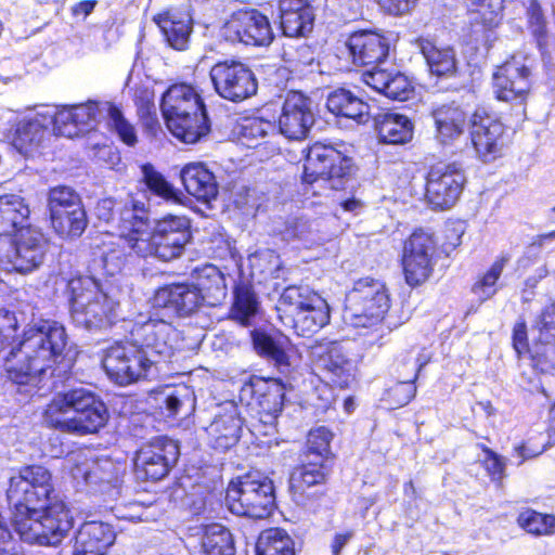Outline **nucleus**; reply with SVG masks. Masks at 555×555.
<instances>
[{"instance_id": "53", "label": "nucleus", "mask_w": 555, "mask_h": 555, "mask_svg": "<svg viewBox=\"0 0 555 555\" xmlns=\"http://www.w3.org/2000/svg\"><path fill=\"white\" fill-rule=\"evenodd\" d=\"M253 347H287L288 337L273 324L267 322L250 331Z\"/></svg>"}, {"instance_id": "30", "label": "nucleus", "mask_w": 555, "mask_h": 555, "mask_svg": "<svg viewBox=\"0 0 555 555\" xmlns=\"http://www.w3.org/2000/svg\"><path fill=\"white\" fill-rule=\"evenodd\" d=\"M372 127L379 143L403 145L412 141L414 124L405 114L382 109L372 118Z\"/></svg>"}, {"instance_id": "46", "label": "nucleus", "mask_w": 555, "mask_h": 555, "mask_svg": "<svg viewBox=\"0 0 555 555\" xmlns=\"http://www.w3.org/2000/svg\"><path fill=\"white\" fill-rule=\"evenodd\" d=\"M257 555H295L294 541L280 528L263 530L256 544Z\"/></svg>"}, {"instance_id": "1", "label": "nucleus", "mask_w": 555, "mask_h": 555, "mask_svg": "<svg viewBox=\"0 0 555 555\" xmlns=\"http://www.w3.org/2000/svg\"><path fill=\"white\" fill-rule=\"evenodd\" d=\"M111 210L106 221L117 231L103 253L106 268L121 271L134 260L157 259L169 262L179 258L192 238L191 221L185 216L166 214L152 224L149 206L139 199L127 202L103 201Z\"/></svg>"}, {"instance_id": "5", "label": "nucleus", "mask_w": 555, "mask_h": 555, "mask_svg": "<svg viewBox=\"0 0 555 555\" xmlns=\"http://www.w3.org/2000/svg\"><path fill=\"white\" fill-rule=\"evenodd\" d=\"M279 319L289 324L295 334L311 337L328 324L331 310L327 301L308 287L288 285L276 302Z\"/></svg>"}, {"instance_id": "16", "label": "nucleus", "mask_w": 555, "mask_h": 555, "mask_svg": "<svg viewBox=\"0 0 555 555\" xmlns=\"http://www.w3.org/2000/svg\"><path fill=\"white\" fill-rule=\"evenodd\" d=\"M352 158L331 144L312 143L305 154L301 182L312 185L319 180L343 179L350 175Z\"/></svg>"}, {"instance_id": "40", "label": "nucleus", "mask_w": 555, "mask_h": 555, "mask_svg": "<svg viewBox=\"0 0 555 555\" xmlns=\"http://www.w3.org/2000/svg\"><path fill=\"white\" fill-rule=\"evenodd\" d=\"M103 109L106 113L107 129L116 134L122 144L129 147L135 146L139 142L137 129L125 116L122 106L113 101H104Z\"/></svg>"}, {"instance_id": "50", "label": "nucleus", "mask_w": 555, "mask_h": 555, "mask_svg": "<svg viewBox=\"0 0 555 555\" xmlns=\"http://www.w3.org/2000/svg\"><path fill=\"white\" fill-rule=\"evenodd\" d=\"M143 182L147 190L155 196L171 203H181V194L166 178L150 163L142 167Z\"/></svg>"}, {"instance_id": "31", "label": "nucleus", "mask_w": 555, "mask_h": 555, "mask_svg": "<svg viewBox=\"0 0 555 555\" xmlns=\"http://www.w3.org/2000/svg\"><path fill=\"white\" fill-rule=\"evenodd\" d=\"M313 9L307 0H280L279 27L285 37L300 38L313 28Z\"/></svg>"}, {"instance_id": "4", "label": "nucleus", "mask_w": 555, "mask_h": 555, "mask_svg": "<svg viewBox=\"0 0 555 555\" xmlns=\"http://www.w3.org/2000/svg\"><path fill=\"white\" fill-rule=\"evenodd\" d=\"M162 112L168 130L183 143H196L210 131L205 102L191 83H171L163 95Z\"/></svg>"}, {"instance_id": "60", "label": "nucleus", "mask_w": 555, "mask_h": 555, "mask_svg": "<svg viewBox=\"0 0 555 555\" xmlns=\"http://www.w3.org/2000/svg\"><path fill=\"white\" fill-rule=\"evenodd\" d=\"M275 126L261 117H246L241 125L240 133L245 139L266 138L274 132Z\"/></svg>"}, {"instance_id": "48", "label": "nucleus", "mask_w": 555, "mask_h": 555, "mask_svg": "<svg viewBox=\"0 0 555 555\" xmlns=\"http://www.w3.org/2000/svg\"><path fill=\"white\" fill-rule=\"evenodd\" d=\"M163 395L168 417L186 416L194 412L196 399L190 387L181 385L176 388H166Z\"/></svg>"}, {"instance_id": "13", "label": "nucleus", "mask_w": 555, "mask_h": 555, "mask_svg": "<svg viewBox=\"0 0 555 555\" xmlns=\"http://www.w3.org/2000/svg\"><path fill=\"white\" fill-rule=\"evenodd\" d=\"M15 312L0 309V347H66L65 327L55 321L41 320L20 334Z\"/></svg>"}, {"instance_id": "49", "label": "nucleus", "mask_w": 555, "mask_h": 555, "mask_svg": "<svg viewBox=\"0 0 555 555\" xmlns=\"http://www.w3.org/2000/svg\"><path fill=\"white\" fill-rule=\"evenodd\" d=\"M515 351L524 375L527 374V367L540 373L555 371V349H515Z\"/></svg>"}, {"instance_id": "7", "label": "nucleus", "mask_w": 555, "mask_h": 555, "mask_svg": "<svg viewBox=\"0 0 555 555\" xmlns=\"http://www.w3.org/2000/svg\"><path fill=\"white\" fill-rule=\"evenodd\" d=\"M75 323L87 330H101L113 323L118 302L90 276L77 275L67 281L65 289Z\"/></svg>"}, {"instance_id": "44", "label": "nucleus", "mask_w": 555, "mask_h": 555, "mask_svg": "<svg viewBox=\"0 0 555 555\" xmlns=\"http://www.w3.org/2000/svg\"><path fill=\"white\" fill-rule=\"evenodd\" d=\"M317 366L324 369L341 378L340 387H349L354 380L356 366L345 357L341 349H325L318 356Z\"/></svg>"}, {"instance_id": "59", "label": "nucleus", "mask_w": 555, "mask_h": 555, "mask_svg": "<svg viewBox=\"0 0 555 555\" xmlns=\"http://www.w3.org/2000/svg\"><path fill=\"white\" fill-rule=\"evenodd\" d=\"M259 354L276 366L280 372L288 373L298 362L297 349H258Z\"/></svg>"}, {"instance_id": "3", "label": "nucleus", "mask_w": 555, "mask_h": 555, "mask_svg": "<svg viewBox=\"0 0 555 555\" xmlns=\"http://www.w3.org/2000/svg\"><path fill=\"white\" fill-rule=\"evenodd\" d=\"M107 420L105 404L83 387L55 392L43 412L47 426L76 436L98 433Z\"/></svg>"}, {"instance_id": "47", "label": "nucleus", "mask_w": 555, "mask_h": 555, "mask_svg": "<svg viewBox=\"0 0 555 555\" xmlns=\"http://www.w3.org/2000/svg\"><path fill=\"white\" fill-rule=\"evenodd\" d=\"M50 221L54 232L62 238L81 236L88 224L83 206L76 210H65L59 217L57 215L51 216Z\"/></svg>"}, {"instance_id": "9", "label": "nucleus", "mask_w": 555, "mask_h": 555, "mask_svg": "<svg viewBox=\"0 0 555 555\" xmlns=\"http://www.w3.org/2000/svg\"><path fill=\"white\" fill-rule=\"evenodd\" d=\"M469 125L470 144L481 163H494L506 156L514 133L490 105L478 104L469 115Z\"/></svg>"}, {"instance_id": "41", "label": "nucleus", "mask_w": 555, "mask_h": 555, "mask_svg": "<svg viewBox=\"0 0 555 555\" xmlns=\"http://www.w3.org/2000/svg\"><path fill=\"white\" fill-rule=\"evenodd\" d=\"M235 542L231 531L221 524L204 527L202 555H235Z\"/></svg>"}, {"instance_id": "37", "label": "nucleus", "mask_w": 555, "mask_h": 555, "mask_svg": "<svg viewBox=\"0 0 555 555\" xmlns=\"http://www.w3.org/2000/svg\"><path fill=\"white\" fill-rule=\"evenodd\" d=\"M173 326L164 320H153L135 324L130 331L128 344L131 347H170L169 336Z\"/></svg>"}, {"instance_id": "35", "label": "nucleus", "mask_w": 555, "mask_h": 555, "mask_svg": "<svg viewBox=\"0 0 555 555\" xmlns=\"http://www.w3.org/2000/svg\"><path fill=\"white\" fill-rule=\"evenodd\" d=\"M330 113L336 117L366 124L370 117V105L350 90L339 88L330 93L326 101Z\"/></svg>"}, {"instance_id": "63", "label": "nucleus", "mask_w": 555, "mask_h": 555, "mask_svg": "<svg viewBox=\"0 0 555 555\" xmlns=\"http://www.w3.org/2000/svg\"><path fill=\"white\" fill-rule=\"evenodd\" d=\"M528 25L538 36H544L546 33V21L542 7L538 0H530L527 9Z\"/></svg>"}, {"instance_id": "34", "label": "nucleus", "mask_w": 555, "mask_h": 555, "mask_svg": "<svg viewBox=\"0 0 555 555\" xmlns=\"http://www.w3.org/2000/svg\"><path fill=\"white\" fill-rule=\"evenodd\" d=\"M193 278V285L202 296V306L217 307L223 302L228 293L225 276L217 266L207 263L196 268Z\"/></svg>"}, {"instance_id": "29", "label": "nucleus", "mask_w": 555, "mask_h": 555, "mask_svg": "<svg viewBox=\"0 0 555 555\" xmlns=\"http://www.w3.org/2000/svg\"><path fill=\"white\" fill-rule=\"evenodd\" d=\"M261 312V302L251 278L240 273L232 288V302L228 318L241 326L248 327Z\"/></svg>"}, {"instance_id": "12", "label": "nucleus", "mask_w": 555, "mask_h": 555, "mask_svg": "<svg viewBox=\"0 0 555 555\" xmlns=\"http://www.w3.org/2000/svg\"><path fill=\"white\" fill-rule=\"evenodd\" d=\"M467 177L457 162H439L425 176L424 201L433 211L452 209L461 199Z\"/></svg>"}, {"instance_id": "36", "label": "nucleus", "mask_w": 555, "mask_h": 555, "mask_svg": "<svg viewBox=\"0 0 555 555\" xmlns=\"http://www.w3.org/2000/svg\"><path fill=\"white\" fill-rule=\"evenodd\" d=\"M29 215V206L22 196L0 195V237L13 236L28 225Z\"/></svg>"}, {"instance_id": "39", "label": "nucleus", "mask_w": 555, "mask_h": 555, "mask_svg": "<svg viewBox=\"0 0 555 555\" xmlns=\"http://www.w3.org/2000/svg\"><path fill=\"white\" fill-rule=\"evenodd\" d=\"M330 468L326 462L309 460L297 467L291 475L289 488L294 495H305L315 486L323 485L327 478Z\"/></svg>"}, {"instance_id": "20", "label": "nucleus", "mask_w": 555, "mask_h": 555, "mask_svg": "<svg viewBox=\"0 0 555 555\" xmlns=\"http://www.w3.org/2000/svg\"><path fill=\"white\" fill-rule=\"evenodd\" d=\"M4 139L21 155L34 158L49 147L51 130L37 117H22L9 122Z\"/></svg>"}, {"instance_id": "22", "label": "nucleus", "mask_w": 555, "mask_h": 555, "mask_svg": "<svg viewBox=\"0 0 555 555\" xmlns=\"http://www.w3.org/2000/svg\"><path fill=\"white\" fill-rule=\"evenodd\" d=\"M152 307L178 318H188L202 307V296L190 282H171L158 286L151 298Z\"/></svg>"}, {"instance_id": "62", "label": "nucleus", "mask_w": 555, "mask_h": 555, "mask_svg": "<svg viewBox=\"0 0 555 555\" xmlns=\"http://www.w3.org/2000/svg\"><path fill=\"white\" fill-rule=\"evenodd\" d=\"M132 101L137 109V115L156 111L154 90L145 87H135L132 94Z\"/></svg>"}, {"instance_id": "43", "label": "nucleus", "mask_w": 555, "mask_h": 555, "mask_svg": "<svg viewBox=\"0 0 555 555\" xmlns=\"http://www.w3.org/2000/svg\"><path fill=\"white\" fill-rule=\"evenodd\" d=\"M116 534L108 524L89 521L85 522L76 535L79 546L91 547L104 553L114 543Z\"/></svg>"}, {"instance_id": "23", "label": "nucleus", "mask_w": 555, "mask_h": 555, "mask_svg": "<svg viewBox=\"0 0 555 555\" xmlns=\"http://www.w3.org/2000/svg\"><path fill=\"white\" fill-rule=\"evenodd\" d=\"M102 365L111 380L127 386L143 377L152 361L146 358L143 349H108Z\"/></svg>"}, {"instance_id": "57", "label": "nucleus", "mask_w": 555, "mask_h": 555, "mask_svg": "<svg viewBox=\"0 0 555 555\" xmlns=\"http://www.w3.org/2000/svg\"><path fill=\"white\" fill-rule=\"evenodd\" d=\"M385 96L393 101H406L414 93L412 81L399 70L390 69Z\"/></svg>"}, {"instance_id": "2", "label": "nucleus", "mask_w": 555, "mask_h": 555, "mask_svg": "<svg viewBox=\"0 0 555 555\" xmlns=\"http://www.w3.org/2000/svg\"><path fill=\"white\" fill-rule=\"evenodd\" d=\"M50 472L27 466L10 479L7 490L12 521L21 539L29 544L56 545L72 530L73 518L63 502L52 501Z\"/></svg>"}, {"instance_id": "25", "label": "nucleus", "mask_w": 555, "mask_h": 555, "mask_svg": "<svg viewBox=\"0 0 555 555\" xmlns=\"http://www.w3.org/2000/svg\"><path fill=\"white\" fill-rule=\"evenodd\" d=\"M313 124L310 99L300 91H289L278 120L280 132L289 140H302Z\"/></svg>"}, {"instance_id": "64", "label": "nucleus", "mask_w": 555, "mask_h": 555, "mask_svg": "<svg viewBox=\"0 0 555 555\" xmlns=\"http://www.w3.org/2000/svg\"><path fill=\"white\" fill-rule=\"evenodd\" d=\"M390 70L382 69V68H373L371 70H366L362 73L361 79L362 81L377 91L380 94H385L386 87L388 86Z\"/></svg>"}, {"instance_id": "55", "label": "nucleus", "mask_w": 555, "mask_h": 555, "mask_svg": "<svg viewBox=\"0 0 555 555\" xmlns=\"http://www.w3.org/2000/svg\"><path fill=\"white\" fill-rule=\"evenodd\" d=\"M429 359H416L413 361V376L411 379L405 382H399L395 387L390 389V396L395 403L402 406L408 404L416 393V387L414 385L415 379L418 376L420 371L428 363Z\"/></svg>"}, {"instance_id": "61", "label": "nucleus", "mask_w": 555, "mask_h": 555, "mask_svg": "<svg viewBox=\"0 0 555 555\" xmlns=\"http://www.w3.org/2000/svg\"><path fill=\"white\" fill-rule=\"evenodd\" d=\"M386 15L403 16L411 13L420 0H373Z\"/></svg>"}, {"instance_id": "24", "label": "nucleus", "mask_w": 555, "mask_h": 555, "mask_svg": "<svg viewBox=\"0 0 555 555\" xmlns=\"http://www.w3.org/2000/svg\"><path fill=\"white\" fill-rule=\"evenodd\" d=\"M13 236L14 253L12 263L15 271L26 274L38 269L43 263L49 251V238L41 230L30 224L20 230Z\"/></svg>"}, {"instance_id": "33", "label": "nucleus", "mask_w": 555, "mask_h": 555, "mask_svg": "<svg viewBox=\"0 0 555 555\" xmlns=\"http://www.w3.org/2000/svg\"><path fill=\"white\" fill-rule=\"evenodd\" d=\"M154 22L171 48L179 51L189 48L193 26L188 12L166 10L156 14Z\"/></svg>"}, {"instance_id": "38", "label": "nucleus", "mask_w": 555, "mask_h": 555, "mask_svg": "<svg viewBox=\"0 0 555 555\" xmlns=\"http://www.w3.org/2000/svg\"><path fill=\"white\" fill-rule=\"evenodd\" d=\"M242 420L235 409L214 420L208 427L212 446L217 450L225 451L236 444L240 439Z\"/></svg>"}, {"instance_id": "21", "label": "nucleus", "mask_w": 555, "mask_h": 555, "mask_svg": "<svg viewBox=\"0 0 555 555\" xmlns=\"http://www.w3.org/2000/svg\"><path fill=\"white\" fill-rule=\"evenodd\" d=\"M103 103L98 100H87L78 104H65L57 106L53 117V132L66 138L79 137L81 133L94 129Z\"/></svg>"}, {"instance_id": "26", "label": "nucleus", "mask_w": 555, "mask_h": 555, "mask_svg": "<svg viewBox=\"0 0 555 555\" xmlns=\"http://www.w3.org/2000/svg\"><path fill=\"white\" fill-rule=\"evenodd\" d=\"M351 63L356 66H370L385 61L389 53V43L385 36L374 30H357L346 40Z\"/></svg>"}, {"instance_id": "51", "label": "nucleus", "mask_w": 555, "mask_h": 555, "mask_svg": "<svg viewBox=\"0 0 555 555\" xmlns=\"http://www.w3.org/2000/svg\"><path fill=\"white\" fill-rule=\"evenodd\" d=\"M82 206L79 194L69 186L57 185L49 190L48 210L50 217L54 215L59 217L65 210H76Z\"/></svg>"}, {"instance_id": "15", "label": "nucleus", "mask_w": 555, "mask_h": 555, "mask_svg": "<svg viewBox=\"0 0 555 555\" xmlns=\"http://www.w3.org/2000/svg\"><path fill=\"white\" fill-rule=\"evenodd\" d=\"M223 30L228 40L247 47L267 48L275 38L269 16L256 8L245 7L232 12Z\"/></svg>"}, {"instance_id": "10", "label": "nucleus", "mask_w": 555, "mask_h": 555, "mask_svg": "<svg viewBox=\"0 0 555 555\" xmlns=\"http://www.w3.org/2000/svg\"><path fill=\"white\" fill-rule=\"evenodd\" d=\"M438 248L435 232L425 227L414 228L402 241L399 264L408 286L416 288L431 279L437 264Z\"/></svg>"}, {"instance_id": "58", "label": "nucleus", "mask_w": 555, "mask_h": 555, "mask_svg": "<svg viewBox=\"0 0 555 555\" xmlns=\"http://www.w3.org/2000/svg\"><path fill=\"white\" fill-rule=\"evenodd\" d=\"M464 225L459 220H447L441 230L440 248L447 256L454 251L462 243Z\"/></svg>"}, {"instance_id": "8", "label": "nucleus", "mask_w": 555, "mask_h": 555, "mask_svg": "<svg viewBox=\"0 0 555 555\" xmlns=\"http://www.w3.org/2000/svg\"><path fill=\"white\" fill-rule=\"evenodd\" d=\"M64 349H11L7 356V371L12 382L17 385L36 387L50 371V376H64L74 365V356Z\"/></svg>"}, {"instance_id": "11", "label": "nucleus", "mask_w": 555, "mask_h": 555, "mask_svg": "<svg viewBox=\"0 0 555 555\" xmlns=\"http://www.w3.org/2000/svg\"><path fill=\"white\" fill-rule=\"evenodd\" d=\"M225 500L237 516L267 518L275 507L273 481L259 472L248 473L229 485Z\"/></svg>"}, {"instance_id": "54", "label": "nucleus", "mask_w": 555, "mask_h": 555, "mask_svg": "<svg viewBox=\"0 0 555 555\" xmlns=\"http://www.w3.org/2000/svg\"><path fill=\"white\" fill-rule=\"evenodd\" d=\"M332 438L333 434L325 426L311 429L307 439V457L314 456L315 461L327 463Z\"/></svg>"}, {"instance_id": "6", "label": "nucleus", "mask_w": 555, "mask_h": 555, "mask_svg": "<svg viewBox=\"0 0 555 555\" xmlns=\"http://www.w3.org/2000/svg\"><path fill=\"white\" fill-rule=\"evenodd\" d=\"M493 96L516 107L519 120L527 119V106L534 91V66L528 55L514 52L496 65L492 73Z\"/></svg>"}, {"instance_id": "18", "label": "nucleus", "mask_w": 555, "mask_h": 555, "mask_svg": "<svg viewBox=\"0 0 555 555\" xmlns=\"http://www.w3.org/2000/svg\"><path fill=\"white\" fill-rule=\"evenodd\" d=\"M180 455L177 441L158 437L143 446L134 459L135 477L142 481H157L168 475Z\"/></svg>"}, {"instance_id": "17", "label": "nucleus", "mask_w": 555, "mask_h": 555, "mask_svg": "<svg viewBox=\"0 0 555 555\" xmlns=\"http://www.w3.org/2000/svg\"><path fill=\"white\" fill-rule=\"evenodd\" d=\"M216 92L233 103L243 102L256 94L258 81L254 72L243 62H217L209 72Z\"/></svg>"}, {"instance_id": "32", "label": "nucleus", "mask_w": 555, "mask_h": 555, "mask_svg": "<svg viewBox=\"0 0 555 555\" xmlns=\"http://www.w3.org/2000/svg\"><path fill=\"white\" fill-rule=\"evenodd\" d=\"M180 179L185 192L197 202L208 204L218 196L216 177L203 163L185 164L180 170Z\"/></svg>"}, {"instance_id": "52", "label": "nucleus", "mask_w": 555, "mask_h": 555, "mask_svg": "<svg viewBox=\"0 0 555 555\" xmlns=\"http://www.w3.org/2000/svg\"><path fill=\"white\" fill-rule=\"evenodd\" d=\"M518 525L528 533L547 535L555 533V517L532 509L521 512L517 518Z\"/></svg>"}, {"instance_id": "27", "label": "nucleus", "mask_w": 555, "mask_h": 555, "mask_svg": "<svg viewBox=\"0 0 555 555\" xmlns=\"http://www.w3.org/2000/svg\"><path fill=\"white\" fill-rule=\"evenodd\" d=\"M430 117L434 121L435 139L442 145H452L464 134L469 122V115L455 100L433 107Z\"/></svg>"}, {"instance_id": "19", "label": "nucleus", "mask_w": 555, "mask_h": 555, "mask_svg": "<svg viewBox=\"0 0 555 555\" xmlns=\"http://www.w3.org/2000/svg\"><path fill=\"white\" fill-rule=\"evenodd\" d=\"M122 465L109 457H98L73 469V476L76 479H82L90 491L106 495L109 500L120 498L122 492Z\"/></svg>"}, {"instance_id": "45", "label": "nucleus", "mask_w": 555, "mask_h": 555, "mask_svg": "<svg viewBox=\"0 0 555 555\" xmlns=\"http://www.w3.org/2000/svg\"><path fill=\"white\" fill-rule=\"evenodd\" d=\"M504 0H475L469 11L472 25L482 31L496 28L503 20Z\"/></svg>"}, {"instance_id": "56", "label": "nucleus", "mask_w": 555, "mask_h": 555, "mask_svg": "<svg viewBox=\"0 0 555 555\" xmlns=\"http://www.w3.org/2000/svg\"><path fill=\"white\" fill-rule=\"evenodd\" d=\"M534 327L539 332V341L555 347V298L542 308Z\"/></svg>"}, {"instance_id": "14", "label": "nucleus", "mask_w": 555, "mask_h": 555, "mask_svg": "<svg viewBox=\"0 0 555 555\" xmlns=\"http://www.w3.org/2000/svg\"><path fill=\"white\" fill-rule=\"evenodd\" d=\"M391 307L386 282L373 276L359 278L346 296L345 309L351 319H363V325L382 322Z\"/></svg>"}, {"instance_id": "28", "label": "nucleus", "mask_w": 555, "mask_h": 555, "mask_svg": "<svg viewBox=\"0 0 555 555\" xmlns=\"http://www.w3.org/2000/svg\"><path fill=\"white\" fill-rule=\"evenodd\" d=\"M415 43L425 60L429 75L437 81L459 76V60L453 47L438 46L434 40L425 37H418Z\"/></svg>"}, {"instance_id": "42", "label": "nucleus", "mask_w": 555, "mask_h": 555, "mask_svg": "<svg viewBox=\"0 0 555 555\" xmlns=\"http://www.w3.org/2000/svg\"><path fill=\"white\" fill-rule=\"evenodd\" d=\"M508 261V255H500L494 259L487 271L476 278L470 286V293L475 295L480 302L491 299L498 293V283Z\"/></svg>"}]
</instances>
